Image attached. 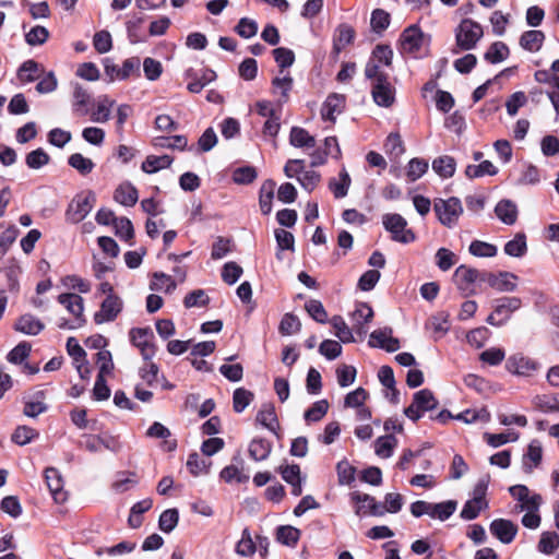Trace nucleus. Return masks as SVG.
<instances>
[{"label": "nucleus", "mask_w": 559, "mask_h": 559, "mask_svg": "<svg viewBox=\"0 0 559 559\" xmlns=\"http://www.w3.org/2000/svg\"><path fill=\"white\" fill-rule=\"evenodd\" d=\"M527 251L526 237L524 234H516L512 240L504 245V252L510 257L520 258Z\"/></svg>", "instance_id": "ea45409f"}, {"label": "nucleus", "mask_w": 559, "mask_h": 559, "mask_svg": "<svg viewBox=\"0 0 559 559\" xmlns=\"http://www.w3.org/2000/svg\"><path fill=\"white\" fill-rule=\"evenodd\" d=\"M45 478L53 500L57 503H63L68 496L63 490V480L59 471L53 467L46 468Z\"/></svg>", "instance_id": "a211bd4d"}, {"label": "nucleus", "mask_w": 559, "mask_h": 559, "mask_svg": "<svg viewBox=\"0 0 559 559\" xmlns=\"http://www.w3.org/2000/svg\"><path fill=\"white\" fill-rule=\"evenodd\" d=\"M484 439L490 447L498 448L508 442L516 441L519 439V433L512 430L502 433L486 432L484 435Z\"/></svg>", "instance_id": "13d9d810"}, {"label": "nucleus", "mask_w": 559, "mask_h": 559, "mask_svg": "<svg viewBox=\"0 0 559 559\" xmlns=\"http://www.w3.org/2000/svg\"><path fill=\"white\" fill-rule=\"evenodd\" d=\"M39 76V64L34 60H27L19 69L17 78L22 83L33 82Z\"/></svg>", "instance_id": "09e8293b"}, {"label": "nucleus", "mask_w": 559, "mask_h": 559, "mask_svg": "<svg viewBox=\"0 0 559 559\" xmlns=\"http://www.w3.org/2000/svg\"><path fill=\"white\" fill-rule=\"evenodd\" d=\"M539 368L538 361L521 353L511 355L506 362V369L510 373L526 378L532 377Z\"/></svg>", "instance_id": "9b49d317"}, {"label": "nucleus", "mask_w": 559, "mask_h": 559, "mask_svg": "<svg viewBox=\"0 0 559 559\" xmlns=\"http://www.w3.org/2000/svg\"><path fill=\"white\" fill-rule=\"evenodd\" d=\"M509 56V48L502 41L493 43L485 53V59L490 63H499Z\"/></svg>", "instance_id": "de8ad7c7"}, {"label": "nucleus", "mask_w": 559, "mask_h": 559, "mask_svg": "<svg viewBox=\"0 0 559 559\" xmlns=\"http://www.w3.org/2000/svg\"><path fill=\"white\" fill-rule=\"evenodd\" d=\"M257 421L274 432L278 426L274 406L271 404L263 405L257 415Z\"/></svg>", "instance_id": "a19ab883"}, {"label": "nucleus", "mask_w": 559, "mask_h": 559, "mask_svg": "<svg viewBox=\"0 0 559 559\" xmlns=\"http://www.w3.org/2000/svg\"><path fill=\"white\" fill-rule=\"evenodd\" d=\"M68 163L81 175H88L95 166L91 158L83 156L81 153H74L70 155Z\"/></svg>", "instance_id": "4d7b16f0"}, {"label": "nucleus", "mask_w": 559, "mask_h": 559, "mask_svg": "<svg viewBox=\"0 0 559 559\" xmlns=\"http://www.w3.org/2000/svg\"><path fill=\"white\" fill-rule=\"evenodd\" d=\"M141 60L139 57H131L123 61L120 70L117 71L116 78L119 81H124L132 75L140 76Z\"/></svg>", "instance_id": "79ce46f5"}, {"label": "nucleus", "mask_w": 559, "mask_h": 559, "mask_svg": "<svg viewBox=\"0 0 559 559\" xmlns=\"http://www.w3.org/2000/svg\"><path fill=\"white\" fill-rule=\"evenodd\" d=\"M497 217L506 225H513L518 219V206L508 199L501 200L495 207Z\"/></svg>", "instance_id": "b1692460"}, {"label": "nucleus", "mask_w": 559, "mask_h": 559, "mask_svg": "<svg viewBox=\"0 0 559 559\" xmlns=\"http://www.w3.org/2000/svg\"><path fill=\"white\" fill-rule=\"evenodd\" d=\"M510 495L519 502L514 507L515 513L527 510H539L543 498L539 493L531 492L525 485H514L509 488Z\"/></svg>", "instance_id": "1a4fd4ad"}, {"label": "nucleus", "mask_w": 559, "mask_h": 559, "mask_svg": "<svg viewBox=\"0 0 559 559\" xmlns=\"http://www.w3.org/2000/svg\"><path fill=\"white\" fill-rule=\"evenodd\" d=\"M456 168L455 159L452 156L443 155L432 162V169L442 178H451Z\"/></svg>", "instance_id": "473e14b6"}, {"label": "nucleus", "mask_w": 559, "mask_h": 559, "mask_svg": "<svg viewBox=\"0 0 559 559\" xmlns=\"http://www.w3.org/2000/svg\"><path fill=\"white\" fill-rule=\"evenodd\" d=\"M138 484V479L134 473L131 472H120L116 475L115 480L112 481L111 488L118 492L122 493L124 491L130 490Z\"/></svg>", "instance_id": "58836bf2"}, {"label": "nucleus", "mask_w": 559, "mask_h": 559, "mask_svg": "<svg viewBox=\"0 0 559 559\" xmlns=\"http://www.w3.org/2000/svg\"><path fill=\"white\" fill-rule=\"evenodd\" d=\"M489 530L502 544H510L515 538L519 527L510 520L496 519L490 523Z\"/></svg>", "instance_id": "f3484780"}, {"label": "nucleus", "mask_w": 559, "mask_h": 559, "mask_svg": "<svg viewBox=\"0 0 559 559\" xmlns=\"http://www.w3.org/2000/svg\"><path fill=\"white\" fill-rule=\"evenodd\" d=\"M457 503L454 500H447L439 503H431L424 500H417L411 504V513L415 518L429 515L432 519L447 521L456 510Z\"/></svg>", "instance_id": "f257e3e1"}, {"label": "nucleus", "mask_w": 559, "mask_h": 559, "mask_svg": "<svg viewBox=\"0 0 559 559\" xmlns=\"http://www.w3.org/2000/svg\"><path fill=\"white\" fill-rule=\"evenodd\" d=\"M559 547V535L556 532H544L537 548L545 555H551Z\"/></svg>", "instance_id": "49530a36"}, {"label": "nucleus", "mask_w": 559, "mask_h": 559, "mask_svg": "<svg viewBox=\"0 0 559 559\" xmlns=\"http://www.w3.org/2000/svg\"><path fill=\"white\" fill-rule=\"evenodd\" d=\"M397 445V439L393 435H385L379 437L374 441V452L382 459H389L392 456L394 449Z\"/></svg>", "instance_id": "f704fd0d"}, {"label": "nucleus", "mask_w": 559, "mask_h": 559, "mask_svg": "<svg viewBox=\"0 0 559 559\" xmlns=\"http://www.w3.org/2000/svg\"><path fill=\"white\" fill-rule=\"evenodd\" d=\"M49 162L50 156L43 148L34 150L25 157V163L31 169H39Z\"/></svg>", "instance_id": "338daca9"}, {"label": "nucleus", "mask_w": 559, "mask_h": 559, "mask_svg": "<svg viewBox=\"0 0 559 559\" xmlns=\"http://www.w3.org/2000/svg\"><path fill=\"white\" fill-rule=\"evenodd\" d=\"M278 472L283 479L292 487V495L298 497L302 492V478L300 476V467L297 464L280 466Z\"/></svg>", "instance_id": "5701e85b"}, {"label": "nucleus", "mask_w": 559, "mask_h": 559, "mask_svg": "<svg viewBox=\"0 0 559 559\" xmlns=\"http://www.w3.org/2000/svg\"><path fill=\"white\" fill-rule=\"evenodd\" d=\"M276 537L283 545L294 547L300 538V531L290 525L280 526L276 532Z\"/></svg>", "instance_id": "c03bdc74"}, {"label": "nucleus", "mask_w": 559, "mask_h": 559, "mask_svg": "<svg viewBox=\"0 0 559 559\" xmlns=\"http://www.w3.org/2000/svg\"><path fill=\"white\" fill-rule=\"evenodd\" d=\"M498 168L490 162L484 160L478 165H468L465 169V175L469 179L479 178L484 176H495Z\"/></svg>", "instance_id": "4c0bfd02"}, {"label": "nucleus", "mask_w": 559, "mask_h": 559, "mask_svg": "<svg viewBox=\"0 0 559 559\" xmlns=\"http://www.w3.org/2000/svg\"><path fill=\"white\" fill-rule=\"evenodd\" d=\"M301 322L297 316L285 313L280 322L278 331L282 335H293L300 331Z\"/></svg>", "instance_id": "3c124183"}, {"label": "nucleus", "mask_w": 559, "mask_h": 559, "mask_svg": "<svg viewBox=\"0 0 559 559\" xmlns=\"http://www.w3.org/2000/svg\"><path fill=\"white\" fill-rule=\"evenodd\" d=\"M543 459V448L538 440H532L522 457L523 471L531 474L538 467Z\"/></svg>", "instance_id": "412c9836"}, {"label": "nucleus", "mask_w": 559, "mask_h": 559, "mask_svg": "<svg viewBox=\"0 0 559 559\" xmlns=\"http://www.w3.org/2000/svg\"><path fill=\"white\" fill-rule=\"evenodd\" d=\"M433 210L439 222L449 228H452L457 224V221L463 213L461 201L455 197L447 200L437 199L433 204Z\"/></svg>", "instance_id": "f03ea898"}, {"label": "nucleus", "mask_w": 559, "mask_h": 559, "mask_svg": "<svg viewBox=\"0 0 559 559\" xmlns=\"http://www.w3.org/2000/svg\"><path fill=\"white\" fill-rule=\"evenodd\" d=\"M488 508L487 501H477L474 499H469L465 502L463 506V509L461 511V518L466 521H471L476 519L480 511Z\"/></svg>", "instance_id": "603ef678"}, {"label": "nucleus", "mask_w": 559, "mask_h": 559, "mask_svg": "<svg viewBox=\"0 0 559 559\" xmlns=\"http://www.w3.org/2000/svg\"><path fill=\"white\" fill-rule=\"evenodd\" d=\"M58 301L63 305L67 310L75 317L76 320V324L74 325L67 326L66 323H60L59 326L69 329L82 326L85 321L82 317L84 310L82 297L75 294H61L58 297Z\"/></svg>", "instance_id": "dca6fc26"}, {"label": "nucleus", "mask_w": 559, "mask_h": 559, "mask_svg": "<svg viewBox=\"0 0 559 559\" xmlns=\"http://www.w3.org/2000/svg\"><path fill=\"white\" fill-rule=\"evenodd\" d=\"M275 186V181L267 179L262 183L260 188L259 205L262 214L264 215H269L272 212V201L274 198Z\"/></svg>", "instance_id": "c756f323"}, {"label": "nucleus", "mask_w": 559, "mask_h": 559, "mask_svg": "<svg viewBox=\"0 0 559 559\" xmlns=\"http://www.w3.org/2000/svg\"><path fill=\"white\" fill-rule=\"evenodd\" d=\"M115 102L109 99L107 96H104L98 100L97 108L92 114V120L94 122H106L110 118L111 107Z\"/></svg>", "instance_id": "6e6d98bb"}, {"label": "nucleus", "mask_w": 559, "mask_h": 559, "mask_svg": "<svg viewBox=\"0 0 559 559\" xmlns=\"http://www.w3.org/2000/svg\"><path fill=\"white\" fill-rule=\"evenodd\" d=\"M521 305L522 301L519 297H504L497 300L495 311L487 318V323L497 326L504 324L511 313L518 310Z\"/></svg>", "instance_id": "f8f14e48"}, {"label": "nucleus", "mask_w": 559, "mask_h": 559, "mask_svg": "<svg viewBox=\"0 0 559 559\" xmlns=\"http://www.w3.org/2000/svg\"><path fill=\"white\" fill-rule=\"evenodd\" d=\"M438 405V401L432 392L423 389L414 394L412 404L405 408L404 414L413 421H417L421 416Z\"/></svg>", "instance_id": "0eeeda50"}, {"label": "nucleus", "mask_w": 559, "mask_h": 559, "mask_svg": "<svg viewBox=\"0 0 559 559\" xmlns=\"http://www.w3.org/2000/svg\"><path fill=\"white\" fill-rule=\"evenodd\" d=\"M485 271L480 272L476 269L460 265L453 275V281L464 295L475 294V284L483 283L481 277Z\"/></svg>", "instance_id": "9d476101"}, {"label": "nucleus", "mask_w": 559, "mask_h": 559, "mask_svg": "<svg viewBox=\"0 0 559 559\" xmlns=\"http://www.w3.org/2000/svg\"><path fill=\"white\" fill-rule=\"evenodd\" d=\"M150 287L152 290L170 293L176 288V282L170 275L165 273H155Z\"/></svg>", "instance_id": "864d4df0"}, {"label": "nucleus", "mask_w": 559, "mask_h": 559, "mask_svg": "<svg viewBox=\"0 0 559 559\" xmlns=\"http://www.w3.org/2000/svg\"><path fill=\"white\" fill-rule=\"evenodd\" d=\"M469 253L479 258H492L497 254L498 249L489 242L474 240L469 245Z\"/></svg>", "instance_id": "5fc2aeb1"}, {"label": "nucleus", "mask_w": 559, "mask_h": 559, "mask_svg": "<svg viewBox=\"0 0 559 559\" xmlns=\"http://www.w3.org/2000/svg\"><path fill=\"white\" fill-rule=\"evenodd\" d=\"M14 328L23 334L37 335L44 330V323L33 314L27 313L17 319Z\"/></svg>", "instance_id": "393cba45"}, {"label": "nucleus", "mask_w": 559, "mask_h": 559, "mask_svg": "<svg viewBox=\"0 0 559 559\" xmlns=\"http://www.w3.org/2000/svg\"><path fill=\"white\" fill-rule=\"evenodd\" d=\"M544 40L545 35L542 31H527L522 34L520 45L527 51L536 52L542 48Z\"/></svg>", "instance_id": "7c9ffc66"}, {"label": "nucleus", "mask_w": 559, "mask_h": 559, "mask_svg": "<svg viewBox=\"0 0 559 559\" xmlns=\"http://www.w3.org/2000/svg\"><path fill=\"white\" fill-rule=\"evenodd\" d=\"M95 202L96 197L92 191L78 194L68 206L67 219L74 224L80 223L93 210Z\"/></svg>", "instance_id": "423d86ee"}, {"label": "nucleus", "mask_w": 559, "mask_h": 559, "mask_svg": "<svg viewBox=\"0 0 559 559\" xmlns=\"http://www.w3.org/2000/svg\"><path fill=\"white\" fill-rule=\"evenodd\" d=\"M352 180L345 168H342L338 175V179H331L329 188L333 192L336 199H341L347 195Z\"/></svg>", "instance_id": "72a5a7b5"}, {"label": "nucleus", "mask_w": 559, "mask_h": 559, "mask_svg": "<svg viewBox=\"0 0 559 559\" xmlns=\"http://www.w3.org/2000/svg\"><path fill=\"white\" fill-rule=\"evenodd\" d=\"M170 436V430L158 421H154L146 431V437L163 440L162 449L166 452L175 451L177 448V440Z\"/></svg>", "instance_id": "aec40b11"}, {"label": "nucleus", "mask_w": 559, "mask_h": 559, "mask_svg": "<svg viewBox=\"0 0 559 559\" xmlns=\"http://www.w3.org/2000/svg\"><path fill=\"white\" fill-rule=\"evenodd\" d=\"M344 107L345 97L340 94H331L322 105L321 117L324 120L334 122L336 116L343 111Z\"/></svg>", "instance_id": "4be33fe9"}, {"label": "nucleus", "mask_w": 559, "mask_h": 559, "mask_svg": "<svg viewBox=\"0 0 559 559\" xmlns=\"http://www.w3.org/2000/svg\"><path fill=\"white\" fill-rule=\"evenodd\" d=\"M253 393L243 388H238L234 391L233 406L236 413H241L252 402Z\"/></svg>", "instance_id": "680f3d73"}, {"label": "nucleus", "mask_w": 559, "mask_h": 559, "mask_svg": "<svg viewBox=\"0 0 559 559\" xmlns=\"http://www.w3.org/2000/svg\"><path fill=\"white\" fill-rule=\"evenodd\" d=\"M179 521V513L177 509L165 510L158 520V526L164 533H170L175 530Z\"/></svg>", "instance_id": "052dcab7"}, {"label": "nucleus", "mask_w": 559, "mask_h": 559, "mask_svg": "<svg viewBox=\"0 0 559 559\" xmlns=\"http://www.w3.org/2000/svg\"><path fill=\"white\" fill-rule=\"evenodd\" d=\"M272 445L264 439H253L249 444V454L254 461H263L271 453Z\"/></svg>", "instance_id": "37998d69"}, {"label": "nucleus", "mask_w": 559, "mask_h": 559, "mask_svg": "<svg viewBox=\"0 0 559 559\" xmlns=\"http://www.w3.org/2000/svg\"><path fill=\"white\" fill-rule=\"evenodd\" d=\"M534 406L544 413L559 412V393L536 395L533 399Z\"/></svg>", "instance_id": "c9c22d12"}, {"label": "nucleus", "mask_w": 559, "mask_h": 559, "mask_svg": "<svg viewBox=\"0 0 559 559\" xmlns=\"http://www.w3.org/2000/svg\"><path fill=\"white\" fill-rule=\"evenodd\" d=\"M483 34L480 24L471 19H465L455 31L456 44L463 50H471L483 37Z\"/></svg>", "instance_id": "7ed1b4c3"}, {"label": "nucleus", "mask_w": 559, "mask_h": 559, "mask_svg": "<svg viewBox=\"0 0 559 559\" xmlns=\"http://www.w3.org/2000/svg\"><path fill=\"white\" fill-rule=\"evenodd\" d=\"M122 310V300L116 295H108L100 305V309L95 312L94 321L96 324H103L114 321Z\"/></svg>", "instance_id": "4468645a"}, {"label": "nucleus", "mask_w": 559, "mask_h": 559, "mask_svg": "<svg viewBox=\"0 0 559 559\" xmlns=\"http://www.w3.org/2000/svg\"><path fill=\"white\" fill-rule=\"evenodd\" d=\"M188 144L186 136L175 135L170 138L157 136L153 141V145L159 148H178L185 150Z\"/></svg>", "instance_id": "8fccbe9b"}, {"label": "nucleus", "mask_w": 559, "mask_h": 559, "mask_svg": "<svg viewBox=\"0 0 559 559\" xmlns=\"http://www.w3.org/2000/svg\"><path fill=\"white\" fill-rule=\"evenodd\" d=\"M44 400V391H37L31 399L25 400L23 414L27 417L35 418L38 415L45 413L48 409V406Z\"/></svg>", "instance_id": "a878e982"}, {"label": "nucleus", "mask_w": 559, "mask_h": 559, "mask_svg": "<svg viewBox=\"0 0 559 559\" xmlns=\"http://www.w3.org/2000/svg\"><path fill=\"white\" fill-rule=\"evenodd\" d=\"M372 318L373 310L368 304H357L355 310L352 313L354 329H356L359 332L365 331V324L370 322Z\"/></svg>", "instance_id": "c85d7f7f"}, {"label": "nucleus", "mask_w": 559, "mask_h": 559, "mask_svg": "<svg viewBox=\"0 0 559 559\" xmlns=\"http://www.w3.org/2000/svg\"><path fill=\"white\" fill-rule=\"evenodd\" d=\"M39 437V432L28 426H17L11 436L12 442L17 445H26Z\"/></svg>", "instance_id": "e433bc0d"}, {"label": "nucleus", "mask_w": 559, "mask_h": 559, "mask_svg": "<svg viewBox=\"0 0 559 559\" xmlns=\"http://www.w3.org/2000/svg\"><path fill=\"white\" fill-rule=\"evenodd\" d=\"M211 462L203 460L197 452L189 454L187 460V468L193 476L207 474Z\"/></svg>", "instance_id": "a18cd8bd"}, {"label": "nucleus", "mask_w": 559, "mask_h": 559, "mask_svg": "<svg viewBox=\"0 0 559 559\" xmlns=\"http://www.w3.org/2000/svg\"><path fill=\"white\" fill-rule=\"evenodd\" d=\"M114 199L121 205L133 206L139 199L138 190L130 182H123L116 189Z\"/></svg>", "instance_id": "bb28decb"}, {"label": "nucleus", "mask_w": 559, "mask_h": 559, "mask_svg": "<svg viewBox=\"0 0 559 559\" xmlns=\"http://www.w3.org/2000/svg\"><path fill=\"white\" fill-rule=\"evenodd\" d=\"M272 84L274 87V94H280L282 97L281 102H286L293 87V78L288 74L276 76L273 79Z\"/></svg>", "instance_id": "0e129e2a"}, {"label": "nucleus", "mask_w": 559, "mask_h": 559, "mask_svg": "<svg viewBox=\"0 0 559 559\" xmlns=\"http://www.w3.org/2000/svg\"><path fill=\"white\" fill-rule=\"evenodd\" d=\"M330 322L335 330V335L343 343L354 342L353 332L341 316H334Z\"/></svg>", "instance_id": "bf43d9fd"}, {"label": "nucleus", "mask_w": 559, "mask_h": 559, "mask_svg": "<svg viewBox=\"0 0 559 559\" xmlns=\"http://www.w3.org/2000/svg\"><path fill=\"white\" fill-rule=\"evenodd\" d=\"M372 97L377 105L390 107L395 99V90L388 79H380L372 85Z\"/></svg>", "instance_id": "6ab92c4d"}, {"label": "nucleus", "mask_w": 559, "mask_h": 559, "mask_svg": "<svg viewBox=\"0 0 559 559\" xmlns=\"http://www.w3.org/2000/svg\"><path fill=\"white\" fill-rule=\"evenodd\" d=\"M382 224L391 233L394 241L409 243L415 240L414 233L406 228L407 222L402 215L396 213L384 214L382 216Z\"/></svg>", "instance_id": "20e7f679"}, {"label": "nucleus", "mask_w": 559, "mask_h": 559, "mask_svg": "<svg viewBox=\"0 0 559 559\" xmlns=\"http://www.w3.org/2000/svg\"><path fill=\"white\" fill-rule=\"evenodd\" d=\"M173 163V158L169 155L155 156L150 155L142 163V170L146 174H154L162 169L168 168Z\"/></svg>", "instance_id": "2f4dec72"}, {"label": "nucleus", "mask_w": 559, "mask_h": 559, "mask_svg": "<svg viewBox=\"0 0 559 559\" xmlns=\"http://www.w3.org/2000/svg\"><path fill=\"white\" fill-rule=\"evenodd\" d=\"M400 46L403 53L419 58L425 53V36L417 26H409L401 34Z\"/></svg>", "instance_id": "39448f33"}, {"label": "nucleus", "mask_w": 559, "mask_h": 559, "mask_svg": "<svg viewBox=\"0 0 559 559\" xmlns=\"http://www.w3.org/2000/svg\"><path fill=\"white\" fill-rule=\"evenodd\" d=\"M289 143L298 148H313L316 139L306 129L293 127L289 133Z\"/></svg>", "instance_id": "cd10ccee"}, {"label": "nucleus", "mask_w": 559, "mask_h": 559, "mask_svg": "<svg viewBox=\"0 0 559 559\" xmlns=\"http://www.w3.org/2000/svg\"><path fill=\"white\" fill-rule=\"evenodd\" d=\"M368 344L371 347H379L390 353L396 352L401 347L400 341L393 336V330L389 326L374 330L370 334Z\"/></svg>", "instance_id": "2eb2a0df"}, {"label": "nucleus", "mask_w": 559, "mask_h": 559, "mask_svg": "<svg viewBox=\"0 0 559 559\" xmlns=\"http://www.w3.org/2000/svg\"><path fill=\"white\" fill-rule=\"evenodd\" d=\"M428 170V162L421 158H412L408 162L406 175L411 182L419 179Z\"/></svg>", "instance_id": "e2e57ef3"}, {"label": "nucleus", "mask_w": 559, "mask_h": 559, "mask_svg": "<svg viewBox=\"0 0 559 559\" xmlns=\"http://www.w3.org/2000/svg\"><path fill=\"white\" fill-rule=\"evenodd\" d=\"M130 342L140 350L144 360H152L156 354L154 334L150 328H132L129 331Z\"/></svg>", "instance_id": "6e6552de"}, {"label": "nucleus", "mask_w": 559, "mask_h": 559, "mask_svg": "<svg viewBox=\"0 0 559 559\" xmlns=\"http://www.w3.org/2000/svg\"><path fill=\"white\" fill-rule=\"evenodd\" d=\"M49 31L45 26L36 25L25 34V41L29 46H39L47 41Z\"/></svg>", "instance_id": "69168bd1"}, {"label": "nucleus", "mask_w": 559, "mask_h": 559, "mask_svg": "<svg viewBox=\"0 0 559 559\" xmlns=\"http://www.w3.org/2000/svg\"><path fill=\"white\" fill-rule=\"evenodd\" d=\"M390 24V14L382 10V9H376L371 13L370 19V25L373 32L376 33H382L384 29L388 28Z\"/></svg>", "instance_id": "774afa93"}, {"label": "nucleus", "mask_w": 559, "mask_h": 559, "mask_svg": "<svg viewBox=\"0 0 559 559\" xmlns=\"http://www.w3.org/2000/svg\"><path fill=\"white\" fill-rule=\"evenodd\" d=\"M519 277L510 272H484L481 282L486 283L497 292H514L518 286Z\"/></svg>", "instance_id": "ddd939ff"}]
</instances>
